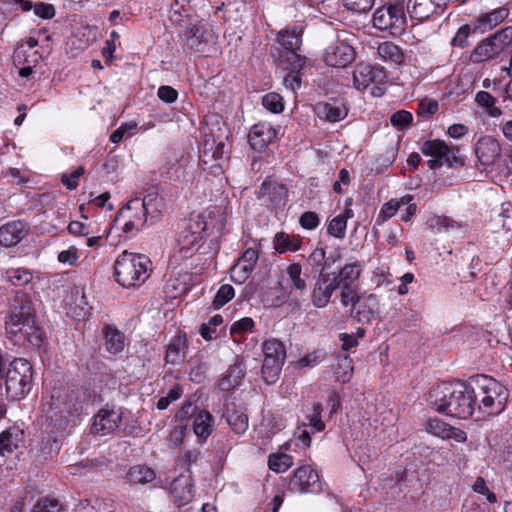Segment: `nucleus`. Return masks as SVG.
Returning a JSON list of instances; mask_svg holds the SVG:
<instances>
[{
  "label": "nucleus",
  "instance_id": "obj_1",
  "mask_svg": "<svg viewBox=\"0 0 512 512\" xmlns=\"http://www.w3.org/2000/svg\"><path fill=\"white\" fill-rule=\"evenodd\" d=\"M31 305L30 299L25 294H17L14 304L11 305L5 330L8 338L15 345L24 346L28 343L39 347L42 342V334L36 326Z\"/></svg>",
  "mask_w": 512,
  "mask_h": 512
},
{
  "label": "nucleus",
  "instance_id": "obj_2",
  "mask_svg": "<svg viewBox=\"0 0 512 512\" xmlns=\"http://www.w3.org/2000/svg\"><path fill=\"white\" fill-rule=\"evenodd\" d=\"M427 402L435 411L450 417L468 419L473 415L471 395L464 383L433 386L428 392Z\"/></svg>",
  "mask_w": 512,
  "mask_h": 512
},
{
  "label": "nucleus",
  "instance_id": "obj_3",
  "mask_svg": "<svg viewBox=\"0 0 512 512\" xmlns=\"http://www.w3.org/2000/svg\"><path fill=\"white\" fill-rule=\"evenodd\" d=\"M116 281L125 288L142 285L151 272V261L142 254L122 252L114 264Z\"/></svg>",
  "mask_w": 512,
  "mask_h": 512
},
{
  "label": "nucleus",
  "instance_id": "obj_4",
  "mask_svg": "<svg viewBox=\"0 0 512 512\" xmlns=\"http://www.w3.org/2000/svg\"><path fill=\"white\" fill-rule=\"evenodd\" d=\"M477 393L484 396V405H481V414L498 415L506 407L509 392L507 388L492 377L477 376Z\"/></svg>",
  "mask_w": 512,
  "mask_h": 512
},
{
  "label": "nucleus",
  "instance_id": "obj_5",
  "mask_svg": "<svg viewBox=\"0 0 512 512\" xmlns=\"http://www.w3.org/2000/svg\"><path fill=\"white\" fill-rule=\"evenodd\" d=\"M32 365L25 359L16 358L6 372L5 390L10 400H21L31 389Z\"/></svg>",
  "mask_w": 512,
  "mask_h": 512
},
{
  "label": "nucleus",
  "instance_id": "obj_6",
  "mask_svg": "<svg viewBox=\"0 0 512 512\" xmlns=\"http://www.w3.org/2000/svg\"><path fill=\"white\" fill-rule=\"evenodd\" d=\"M373 26L381 31H389L393 36L400 35L406 26L404 7L400 3H388L373 14Z\"/></svg>",
  "mask_w": 512,
  "mask_h": 512
},
{
  "label": "nucleus",
  "instance_id": "obj_7",
  "mask_svg": "<svg viewBox=\"0 0 512 512\" xmlns=\"http://www.w3.org/2000/svg\"><path fill=\"white\" fill-rule=\"evenodd\" d=\"M277 41L285 50L278 57V62L283 69H302L305 64V58L296 53L302 42L300 32L296 30H281L277 34Z\"/></svg>",
  "mask_w": 512,
  "mask_h": 512
},
{
  "label": "nucleus",
  "instance_id": "obj_8",
  "mask_svg": "<svg viewBox=\"0 0 512 512\" xmlns=\"http://www.w3.org/2000/svg\"><path fill=\"white\" fill-rule=\"evenodd\" d=\"M421 152L426 156H431L428 161L430 169H436L446 164L449 167L462 166L463 160L458 156V148H450L444 141L428 140L421 146Z\"/></svg>",
  "mask_w": 512,
  "mask_h": 512
},
{
  "label": "nucleus",
  "instance_id": "obj_9",
  "mask_svg": "<svg viewBox=\"0 0 512 512\" xmlns=\"http://www.w3.org/2000/svg\"><path fill=\"white\" fill-rule=\"evenodd\" d=\"M148 212L140 205V198L131 199L121 208L114 220V224H123L122 230L125 233L139 231L145 227L148 219Z\"/></svg>",
  "mask_w": 512,
  "mask_h": 512
},
{
  "label": "nucleus",
  "instance_id": "obj_10",
  "mask_svg": "<svg viewBox=\"0 0 512 512\" xmlns=\"http://www.w3.org/2000/svg\"><path fill=\"white\" fill-rule=\"evenodd\" d=\"M328 266V260H326L324 267L320 270L313 284L310 297L312 304L316 308L326 307L329 304L334 291L339 289L338 283H336V278L332 273L326 270Z\"/></svg>",
  "mask_w": 512,
  "mask_h": 512
},
{
  "label": "nucleus",
  "instance_id": "obj_11",
  "mask_svg": "<svg viewBox=\"0 0 512 512\" xmlns=\"http://www.w3.org/2000/svg\"><path fill=\"white\" fill-rule=\"evenodd\" d=\"M50 408L52 411L50 415L52 421H57L58 417H74L78 415L83 408L80 393L72 390L64 393V395L59 394L57 397L52 395Z\"/></svg>",
  "mask_w": 512,
  "mask_h": 512
},
{
  "label": "nucleus",
  "instance_id": "obj_12",
  "mask_svg": "<svg viewBox=\"0 0 512 512\" xmlns=\"http://www.w3.org/2000/svg\"><path fill=\"white\" fill-rule=\"evenodd\" d=\"M184 37L187 47L200 53L204 52L205 46L214 42L215 38L211 27L203 22L188 27L184 32Z\"/></svg>",
  "mask_w": 512,
  "mask_h": 512
},
{
  "label": "nucleus",
  "instance_id": "obj_13",
  "mask_svg": "<svg viewBox=\"0 0 512 512\" xmlns=\"http://www.w3.org/2000/svg\"><path fill=\"white\" fill-rule=\"evenodd\" d=\"M474 150L482 166L494 165L501 158V145L492 136L480 137L474 145Z\"/></svg>",
  "mask_w": 512,
  "mask_h": 512
},
{
  "label": "nucleus",
  "instance_id": "obj_14",
  "mask_svg": "<svg viewBox=\"0 0 512 512\" xmlns=\"http://www.w3.org/2000/svg\"><path fill=\"white\" fill-rule=\"evenodd\" d=\"M386 79L383 68L368 63H359L353 71V81L357 89H366L371 83H381Z\"/></svg>",
  "mask_w": 512,
  "mask_h": 512
},
{
  "label": "nucleus",
  "instance_id": "obj_15",
  "mask_svg": "<svg viewBox=\"0 0 512 512\" xmlns=\"http://www.w3.org/2000/svg\"><path fill=\"white\" fill-rule=\"evenodd\" d=\"M293 489L304 492H317L321 488L319 476L309 466L299 467L290 481Z\"/></svg>",
  "mask_w": 512,
  "mask_h": 512
},
{
  "label": "nucleus",
  "instance_id": "obj_16",
  "mask_svg": "<svg viewBox=\"0 0 512 512\" xmlns=\"http://www.w3.org/2000/svg\"><path fill=\"white\" fill-rule=\"evenodd\" d=\"M354 57L355 51L352 46L345 42H337L326 49L324 60L331 67H346Z\"/></svg>",
  "mask_w": 512,
  "mask_h": 512
},
{
  "label": "nucleus",
  "instance_id": "obj_17",
  "mask_svg": "<svg viewBox=\"0 0 512 512\" xmlns=\"http://www.w3.org/2000/svg\"><path fill=\"white\" fill-rule=\"evenodd\" d=\"M288 198V191L283 184L265 180L259 190V199L270 203L273 207H283Z\"/></svg>",
  "mask_w": 512,
  "mask_h": 512
},
{
  "label": "nucleus",
  "instance_id": "obj_18",
  "mask_svg": "<svg viewBox=\"0 0 512 512\" xmlns=\"http://www.w3.org/2000/svg\"><path fill=\"white\" fill-rule=\"evenodd\" d=\"M29 233V225L21 220L9 222L0 227V245L11 247L17 245Z\"/></svg>",
  "mask_w": 512,
  "mask_h": 512
},
{
  "label": "nucleus",
  "instance_id": "obj_19",
  "mask_svg": "<svg viewBox=\"0 0 512 512\" xmlns=\"http://www.w3.org/2000/svg\"><path fill=\"white\" fill-rule=\"evenodd\" d=\"M121 419L118 411L102 409L94 417L91 430L95 434L106 435L118 428Z\"/></svg>",
  "mask_w": 512,
  "mask_h": 512
},
{
  "label": "nucleus",
  "instance_id": "obj_20",
  "mask_svg": "<svg viewBox=\"0 0 512 512\" xmlns=\"http://www.w3.org/2000/svg\"><path fill=\"white\" fill-rule=\"evenodd\" d=\"M448 0H408L407 11L411 18L423 21L428 19L437 9L446 6Z\"/></svg>",
  "mask_w": 512,
  "mask_h": 512
},
{
  "label": "nucleus",
  "instance_id": "obj_21",
  "mask_svg": "<svg viewBox=\"0 0 512 512\" xmlns=\"http://www.w3.org/2000/svg\"><path fill=\"white\" fill-rule=\"evenodd\" d=\"M379 307V301L374 294H362L359 297L354 309H351V315L358 322L368 323L376 314Z\"/></svg>",
  "mask_w": 512,
  "mask_h": 512
},
{
  "label": "nucleus",
  "instance_id": "obj_22",
  "mask_svg": "<svg viewBox=\"0 0 512 512\" xmlns=\"http://www.w3.org/2000/svg\"><path fill=\"white\" fill-rule=\"evenodd\" d=\"M187 474H181L171 483V494L178 506L189 503L193 498V482L190 470Z\"/></svg>",
  "mask_w": 512,
  "mask_h": 512
},
{
  "label": "nucleus",
  "instance_id": "obj_23",
  "mask_svg": "<svg viewBox=\"0 0 512 512\" xmlns=\"http://www.w3.org/2000/svg\"><path fill=\"white\" fill-rule=\"evenodd\" d=\"M276 137V130L269 123L255 124L249 134L248 141L254 150L265 149Z\"/></svg>",
  "mask_w": 512,
  "mask_h": 512
},
{
  "label": "nucleus",
  "instance_id": "obj_24",
  "mask_svg": "<svg viewBox=\"0 0 512 512\" xmlns=\"http://www.w3.org/2000/svg\"><path fill=\"white\" fill-rule=\"evenodd\" d=\"M316 113L320 118L329 122H338L344 119L348 113L345 105L339 101L318 103Z\"/></svg>",
  "mask_w": 512,
  "mask_h": 512
},
{
  "label": "nucleus",
  "instance_id": "obj_25",
  "mask_svg": "<svg viewBox=\"0 0 512 512\" xmlns=\"http://www.w3.org/2000/svg\"><path fill=\"white\" fill-rule=\"evenodd\" d=\"M187 339L185 335L175 336L169 343L165 360L168 364L177 365L184 361L187 351Z\"/></svg>",
  "mask_w": 512,
  "mask_h": 512
},
{
  "label": "nucleus",
  "instance_id": "obj_26",
  "mask_svg": "<svg viewBox=\"0 0 512 512\" xmlns=\"http://www.w3.org/2000/svg\"><path fill=\"white\" fill-rule=\"evenodd\" d=\"M24 440V433L17 427H10L0 434V455L12 453Z\"/></svg>",
  "mask_w": 512,
  "mask_h": 512
},
{
  "label": "nucleus",
  "instance_id": "obj_27",
  "mask_svg": "<svg viewBox=\"0 0 512 512\" xmlns=\"http://www.w3.org/2000/svg\"><path fill=\"white\" fill-rule=\"evenodd\" d=\"M214 427L213 416L206 410L199 411L193 419V431L200 442L206 441Z\"/></svg>",
  "mask_w": 512,
  "mask_h": 512
},
{
  "label": "nucleus",
  "instance_id": "obj_28",
  "mask_svg": "<svg viewBox=\"0 0 512 512\" xmlns=\"http://www.w3.org/2000/svg\"><path fill=\"white\" fill-rule=\"evenodd\" d=\"M509 15L506 8H498L489 13L480 15L475 22V29L485 32L496 27L503 22Z\"/></svg>",
  "mask_w": 512,
  "mask_h": 512
},
{
  "label": "nucleus",
  "instance_id": "obj_29",
  "mask_svg": "<svg viewBox=\"0 0 512 512\" xmlns=\"http://www.w3.org/2000/svg\"><path fill=\"white\" fill-rule=\"evenodd\" d=\"M499 53V46L495 45L489 36L475 47L470 55V60L473 63H480L497 56Z\"/></svg>",
  "mask_w": 512,
  "mask_h": 512
},
{
  "label": "nucleus",
  "instance_id": "obj_30",
  "mask_svg": "<svg viewBox=\"0 0 512 512\" xmlns=\"http://www.w3.org/2000/svg\"><path fill=\"white\" fill-rule=\"evenodd\" d=\"M245 376V370L242 364L235 363L230 366L219 382V387L224 391H231L238 387Z\"/></svg>",
  "mask_w": 512,
  "mask_h": 512
},
{
  "label": "nucleus",
  "instance_id": "obj_31",
  "mask_svg": "<svg viewBox=\"0 0 512 512\" xmlns=\"http://www.w3.org/2000/svg\"><path fill=\"white\" fill-rule=\"evenodd\" d=\"M362 272V265L360 262H354L344 265L338 273H332L336 278L338 287L340 286H352V284L358 280Z\"/></svg>",
  "mask_w": 512,
  "mask_h": 512
},
{
  "label": "nucleus",
  "instance_id": "obj_32",
  "mask_svg": "<svg viewBox=\"0 0 512 512\" xmlns=\"http://www.w3.org/2000/svg\"><path fill=\"white\" fill-rule=\"evenodd\" d=\"M377 54L386 62L394 65H401L404 62V54L402 50L390 41H385L377 46Z\"/></svg>",
  "mask_w": 512,
  "mask_h": 512
},
{
  "label": "nucleus",
  "instance_id": "obj_33",
  "mask_svg": "<svg viewBox=\"0 0 512 512\" xmlns=\"http://www.w3.org/2000/svg\"><path fill=\"white\" fill-rule=\"evenodd\" d=\"M225 418L233 431L238 434L244 433L248 428L247 414L235 405L228 406Z\"/></svg>",
  "mask_w": 512,
  "mask_h": 512
},
{
  "label": "nucleus",
  "instance_id": "obj_34",
  "mask_svg": "<svg viewBox=\"0 0 512 512\" xmlns=\"http://www.w3.org/2000/svg\"><path fill=\"white\" fill-rule=\"evenodd\" d=\"M156 477L154 470L146 465H135L131 467L127 473L129 482L134 484H147L152 482Z\"/></svg>",
  "mask_w": 512,
  "mask_h": 512
},
{
  "label": "nucleus",
  "instance_id": "obj_35",
  "mask_svg": "<svg viewBox=\"0 0 512 512\" xmlns=\"http://www.w3.org/2000/svg\"><path fill=\"white\" fill-rule=\"evenodd\" d=\"M496 101V98L487 91H479L475 95V102L478 106L483 108L487 115L493 118L502 115V110L495 106Z\"/></svg>",
  "mask_w": 512,
  "mask_h": 512
},
{
  "label": "nucleus",
  "instance_id": "obj_36",
  "mask_svg": "<svg viewBox=\"0 0 512 512\" xmlns=\"http://www.w3.org/2000/svg\"><path fill=\"white\" fill-rule=\"evenodd\" d=\"M284 361L285 360L264 358L262 375L267 384H274L278 380Z\"/></svg>",
  "mask_w": 512,
  "mask_h": 512
},
{
  "label": "nucleus",
  "instance_id": "obj_37",
  "mask_svg": "<svg viewBox=\"0 0 512 512\" xmlns=\"http://www.w3.org/2000/svg\"><path fill=\"white\" fill-rule=\"evenodd\" d=\"M301 246V240L296 237H291L289 234L279 232L274 237V247L278 253H285L287 251L295 252Z\"/></svg>",
  "mask_w": 512,
  "mask_h": 512
},
{
  "label": "nucleus",
  "instance_id": "obj_38",
  "mask_svg": "<svg viewBox=\"0 0 512 512\" xmlns=\"http://www.w3.org/2000/svg\"><path fill=\"white\" fill-rule=\"evenodd\" d=\"M106 349L112 354L120 353L124 348V335L119 330L107 326L105 328Z\"/></svg>",
  "mask_w": 512,
  "mask_h": 512
},
{
  "label": "nucleus",
  "instance_id": "obj_39",
  "mask_svg": "<svg viewBox=\"0 0 512 512\" xmlns=\"http://www.w3.org/2000/svg\"><path fill=\"white\" fill-rule=\"evenodd\" d=\"M285 271L290 280V287L301 293L306 292L307 283L306 280L301 277L302 266L299 263H292L286 267Z\"/></svg>",
  "mask_w": 512,
  "mask_h": 512
},
{
  "label": "nucleus",
  "instance_id": "obj_40",
  "mask_svg": "<svg viewBox=\"0 0 512 512\" xmlns=\"http://www.w3.org/2000/svg\"><path fill=\"white\" fill-rule=\"evenodd\" d=\"M351 213V209H346L345 215L335 216L328 224V234L339 239L344 238L347 227V218L351 216Z\"/></svg>",
  "mask_w": 512,
  "mask_h": 512
},
{
  "label": "nucleus",
  "instance_id": "obj_41",
  "mask_svg": "<svg viewBox=\"0 0 512 512\" xmlns=\"http://www.w3.org/2000/svg\"><path fill=\"white\" fill-rule=\"evenodd\" d=\"M7 280L16 287H24L31 283L32 272L25 268H12L6 272Z\"/></svg>",
  "mask_w": 512,
  "mask_h": 512
},
{
  "label": "nucleus",
  "instance_id": "obj_42",
  "mask_svg": "<svg viewBox=\"0 0 512 512\" xmlns=\"http://www.w3.org/2000/svg\"><path fill=\"white\" fill-rule=\"evenodd\" d=\"M264 358H272L274 360H285L286 351L283 343L277 339L267 340L263 343Z\"/></svg>",
  "mask_w": 512,
  "mask_h": 512
},
{
  "label": "nucleus",
  "instance_id": "obj_43",
  "mask_svg": "<svg viewBox=\"0 0 512 512\" xmlns=\"http://www.w3.org/2000/svg\"><path fill=\"white\" fill-rule=\"evenodd\" d=\"M293 465V459L287 454L270 455L268 466L277 473H283Z\"/></svg>",
  "mask_w": 512,
  "mask_h": 512
},
{
  "label": "nucleus",
  "instance_id": "obj_44",
  "mask_svg": "<svg viewBox=\"0 0 512 512\" xmlns=\"http://www.w3.org/2000/svg\"><path fill=\"white\" fill-rule=\"evenodd\" d=\"M430 229L437 232H446L450 229L459 228V225L446 216H433L427 221Z\"/></svg>",
  "mask_w": 512,
  "mask_h": 512
},
{
  "label": "nucleus",
  "instance_id": "obj_45",
  "mask_svg": "<svg viewBox=\"0 0 512 512\" xmlns=\"http://www.w3.org/2000/svg\"><path fill=\"white\" fill-rule=\"evenodd\" d=\"M161 199L158 197L156 191L148 192L143 198H140V205L144 208L150 216H154L159 212Z\"/></svg>",
  "mask_w": 512,
  "mask_h": 512
},
{
  "label": "nucleus",
  "instance_id": "obj_46",
  "mask_svg": "<svg viewBox=\"0 0 512 512\" xmlns=\"http://www.w3.org/2000/svg\"><path fill=\"white\" fill-rule=\"evenodd\" d=\"M201 240L202 236L195 235L193 232L185 228L180 233L178 242L181 250L189 251L198 246Z\"/></svg>",
  "mask_w": 512,
  "mask_h": 512
},
{
  "label": "nucleus",
  "instance_id": "obj_47",
  "mask_svg": "<svg viewBox=\"0 0 512 512\" xmlns=\"http://www.w3.org/2000/svg\"><path fill=\"white\" fill-rule=\"evenodd\" d=\"M234 288L229 284L222 285L213 300V307L219 309L234 297Z\"/></svg>",
  "mask_w": 512,
  "mask_h": 512
},
{
  "label": "nucleus",
  "instance_id": "obj_48",
  "mask_svg": "<svg viewBox=\"0 0 512 512\" xmlns=\"http://www.w3.org/2000/svg\"><path fill=\"white\" fill-rule=\"evenodd\" d=\"M426 429L429 433L441 438H448L451 436V427L439 419H430L427 422Z\"/></svg>",
  "mask_w": 512,
  "mask_h": 512
},
{
  "label": "nucleus",
  "instance_id": "obj_49",
  "mask_svg": "<svg viewBox=\"0 0 512 512\" xmlns=\"http://www.w3.org/2000/svg\"><path fill=\"white\" fill-rule=\"evenodd\" d=\"M339 289H341V291H340L341 304L344 307L351 306V309H354V307H355L357 301H359V297H360V295L357 293L355 288H353L352 286L344 285V286H340Z\"/></svg>",
  "mask_w": 512,
  "mask_h": 512
},
{
  "label": "nucleus",
  "instance_id": "obj_50",
  "mask_svg": "<svg viewBox=\"0 0 512 512\" xmlns=\"http://www.w3.org/2000/svg\"><path fill=\"white\" fill-rule=\"evenodd\" d=\"M490 37L495 45L499 46L501 52L512 42V26L499 30Z\"/></svg>",
  "mask_w": 512,
  "mask_h": 512
},
{
  "label": "nucleus",
  "instance_id": "obj_51",
  "mask_svg": "<svg viewBox=\"0 0 512 512\" xmlns=\"http://www.w3.org/2000/svg\"><path fill=\"white\" fill-rule=\"evenodd\" d=\"M206 227V217L203 214H197L190 217L189 222L185 228L193 232L195 235L203 237Z\"/></svg>",
  "mask_w": 512,
  "mask_h": 512
},
{
  "label": "nucleus",
  "instance_id": "obj_52",
  "mask_svg": "<svg viewBox=\"0 0 512 512\" xmlns=\"http://www.w3.org/2000/svg\"><path fill=\"white\" fill-rule=\"evenodd\" d=\"M263 106L272 113H279L283 110L284 105L279 94L269 93L262 98Z\"/></svg>",
  "mask_w": 512,
  "mask_h": 512
},
{
  "label": "nucleus",
  "instance_id": "obj_53",
  "mask_svg": "<svg viewBox=\"0 0 512 512\" xmlns=\"http://www.w3.org/2000/svg\"><path fill=\"white\" fill-rule=\"evenodd\" d=\"M252 271V269L238 261L230 270L231 280L234 283L242 284L248 279Z\"/></svg>",
  "mask_w": 512,
  "mask_h": 512
},
{
  "label": "nucleus",
  "instance_id": "obj_54",
  "mask_svg": "<svg viewBox=\"0 0 512 512\" xmlns=\"http://www.w3.org/2000/svg\"><path fill=\"white\" fill-rule=\"evenodd\" d=\"M223 318L221 315L216 314L210 318L208 323H203L200 327V334L205 340H211L213 338L214 328L221 325Z\"/></svg>",
  "mask_w": 512,
  "mask_h": 512
},
{
  "label": "nucleus",
  "instance_id": "obj_55",
  "mask_svg": "<svg viewBox=\"0 0 512 512\" xmlns=\"http://www.w3.org/2000/svg\"><path fill=\"white\" fill-rule=\"evenodd\" d=\"M467 387L471 395L472 412L474 413L477 409L478 412L481 413V405H484V396H479L477 393V376L467 384Z\"/></svg>",
  "mask_w": 512,
  "mask_h": 512
},
{
  "label": "nucleus",
  "instance_id": "obj_56",
  "mask_svg": "<svg viewBox=\"0 0 512 512\" xmlns=\"http://www.w3.org/2000/svg\"><path fill=\"white\" fill-rule=\"evenodd\" d=\"M344 6L353 12L365 13L369 11L374 4V0H342Z\"/></svg>",
  "mask_w": 512,
  "mask_h": 512
},
{
  "label": "nucleus",
  "instance_id": "obj_57",
  "mask_svg": "<svg viewBox=\"0 0 512 512\" xmlns=\"http://www.w3.org/2000/svg\"><path fill=\"white\" fill-rule=\"evenodd\" d=\"M390 121L397 129H403L411 123L412 115L406 110H399L392 114Z\"/></svg>",
  "mask_w": 512,
  "mask_h": 512
},
{
  "label": "nucleus",
  "instance_id": "obj_58",
  "mask_svg": "<svg viewBox=\"0 0 512 512\" xmlns=\"http://www.w3.org/2000/svg\"><path fill=\"white\" fill-rule=\"evenodd\" d=\"M84 172V168L80 166L69 175L64 174L61 181L67 189L75 190L78 187V179L84 174Z\"/></svg>",
  "mask_w": 512,
  "mask_h": 512
},
{
  "label": "nucleus",
  "instance_id": "obj_59",
  "mask_svg": "<svg viewBox=\"0 0 512 512\" xmlns=\"http://www.w3.org/2000/svg\"><path fill=\"white\" fill-rule=\"evenodd\" d=\"M33 512H62V508L57 500L45 499L34 506Z\"/></svg>",
  "mask_w": 512,
  "mask_h": 512
},
{
  "label": "nucleus",
  "instance_id": "obj_60",
  "mask_svg": "<svg viewBox=\"0 0 512 512\" xmlns=\"http://www.w3.org/2000/svg\"><path fill=\"white\" fill-rule=\"evenodd\" d=\"M470 33V27L469 25H463L461 26L455 36L451 40L452 46H457L464 48L468 44V36Z\"/></svg>",
  "mask_w": 512,
  "mask_h": 512
},
{
  "label": "nucleus",
  "instance_id": "obj_61",
  "mask_svg": "<svg viewBox=\"0 0 512 512\" xmlns=\"http://www.w3.org/2000/svg\"><path fill=\"white\" fill-rule=\"evenodd\" d=\"M289 72L284 76L283 78V84L286 88L291 89L292 91H295L297 88L301 85V78L298 74V72L301 69H288Z\"/></svg>",
  "mask_w": 512,
  "mask_h": 512
},
{
  "label": "nucleus",
  "instance_id": "obj_62",
  "mask_svg": "<svg viewBox=\"0 0 512 512\" xmlns=\"http://www.w3.org/2000/svg\"><path fill=\"white\" fill-rule=\"evenodd\" d=\"M254 321L249 317H244L236 322H234L230 328V333L232 336L249 331L253 328Z\"/></svg>",
  "mask_w": 512,
  "mask_h": 512
},
{
  "label": "nucleus",
  "instance_id": "obj_63",
  "mask_svg": "<svg viewBox=\"0 0 512 512\" xmlns=\"http://www.w3.org/2000/svg\"><path fill=\"white\" fill-rule=\"evenodd\" d=\"M319 217L315 212L307 211L300 217V225L307 230L315 229L319 225Z\"/></svg>",
  "mask_w": 512,
  "mask_h": 512
},
{
  "label": "nucleus",
  "instance_id": "obj_64",
  "mask_svg": "<svg viewBox=\"0 0 512 512\" xmlns=\"http://www.w3.org/2000/svg\"><path fill=\"white\" fill-rule=\"evenodd\" d=\"M510 204L506 203L502 205V212L496 218L497 224H501L504 229L510 231L512 228V215L510 213Z\"/></svg>",
  "mask_w": 512,
  "mask_h": 512
}]
</instances>
